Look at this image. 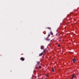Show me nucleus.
Instances as JSON below:
<instances>
[{"mask_svg": "<svg viewBox=\"0 0 79 79\" xmlns=\"http://www.w3.org/2000/svg\"><path fill=\"white\" fill-rule=\"evenodd\" d=\"M20 60L21 61H24V60H25V59L23 57H21Z\"/></svg>", "mask_w": 79, "mask_h": 79, "instance_id": "1", "label": "nucleus"}, {"mask_svg": "<svg viewBox=\"0 0 79 79\" xmlns=\"http://www.w3.org/2000/svg\"><path fill=\"white\" fill-rule=\"evenodd\" d=\"M44 52H42L41 54H39L40 56H42L43 55H44Z\"/></svg>", "mask_w": 79, "mask_h": 79, "instance_id": "2", "label": "nucleus"}, {"mask_svg": "<svg viewBox=\"0 0 79 79\" xmlns=\"http://www.w3.org/2000/svg\"><path fill=\"white\" fill-rule=\"evenodd\" d=\"M44 46H41V49H42V50H43V48H44Z\"/></svg>", "mask_w": 79, "mask_h": 79, "instance_id": "3", "label": "nucleus"}, {"mask_svg": "<svg viewBox=\"0 0 79 79\" xmlns=\"http://www.w3.org/2000/svg\"><path fill=\"white\" fill-rule=\"evenodd\" d=\"M76 59H73V62H74V63H75V62H76Z\"/></svg>", "mask_w": 79, "mask_h": 79, "instance_id": "4", "label": "nucleus"}, {"mask_svg": "<svg viewBox=\"0 0 79 79\" xmlns=\"http://www.w3.org/2000/svg\"><path fill=\"white\" fill-rule=\"evenodd\" d=\"M50 33L51 34V35H53V32H52L50 31Z\"/></svg>", "mask_w": 79, "mask_h": 79, "instance_id": "5", "label": "nucleus"}, {"mask_svg": "<svg viewBox=\"0 0 79 79\" xmlns=\"http://www.w3.org/2000/svg\"><path fill=\"white\" fill-rule=\"evenodd\" d=\"M45 52H46V50H44V52H42L44 54V53H45Z\"/></svg>", "mask_w": 79, "mask_h": 79, "instance_id": "6", "label": "nucleus"}, {"mask_svg": "<svg viewBox=\"0 0 79 79\" xmlns=\"http://www.w3.org/2000/svg\"><path fill=\"white\" fill-rule=\"evenodd\" d=\"M74 75H73L72 76V78H74Z\"/></svg>", "mask_w": 79, "mask_h": 79, "instance_id": "7", "label": "nucleus"}, {"mask_svg": "<svg viewBox=\"0 0 79 79\" xmlns=\"http://www.w3.org/2000/svg\"><path fill=\"white\" fill-rule=\"evenodd\" d=\"M48 29H51V28H50V27H48Z\"/></svg>", "mask_w": 79, "mask_h": 79, "instance_id": "8", "label": "nucleus"}, {"mask_svg": "<svg viewBox=\"0 0 79 79\" xmlns=\"http://www.w3.org/2000/svg\"><path fill=\"white\" fill-rule=\"evenodd\" d=\"M52 71L53 72H54V69L53 68L52 69Z\"/></svg>", "mask_w": 79, "mask_h": 79, "instance_id": "9", "label": "nucleus"}, {"mask_svg": "<svg viewBox=\"0 0 79 79\" xmlns=\"http://www.w3.org/2000/svg\"><path fill=\"white\" fill-rule=\"evenodd\" d=\"M40 62H37V64H39Z\"/></svg>", "mask_w": 79, "mask_h": 79, "instance_id": "10", "label": "nucleus"}, {"mask_svg": "<svg viewBox=\"0 0 79 79\" xmlns=\"http://www.w3.org/2000/svg\"><path fill=\"white\" fill-rule=\"evenodd\" d=\"M48 37H50V35L49 34L48 35Z\"/></svg>", "mask_w": 79, "mask_h": 79, "instance_id": "11", "label": "nucleus"}, {"mask_svg": "<svg viewBox=\"0 0 79 79\" xmlns=\"http://www.w3.org/2000/svg\"><path fill=\"white\" fill-rule=\"evenodd\" d=\"M46 76H47V77H48V74L46 75Z\"/></svg>", "mask_w": 79, "mask_h": 79, "instance_id": "12", "label": "nucleus"}, {"mask_svg": "<svg viewBox=\"0 0 79 79\" xmlns=\"http://www.w3.org/2000/svg\"><path fill=\"white\" fill-rule=\"evenodd\" d=\"M58 47H60V45H58Z\"/></svg>", "mask_w": 79, "mask_h": 79, "instance_id": "13", "label": "nucleus"}, {"mask_svg": "<svg viewBox=\"0 0 79 79\" xmlns=\"http://www.w3.org/2000/svg\"><path fill=\"white\" fill-rule=\"evenodd\" d=\"M39 68H41V66H39Z\"/></svg>", "mask_w": 79, "mask_h": 79, "instance_id": "14", "label": "nucleus"}]
</instances>
